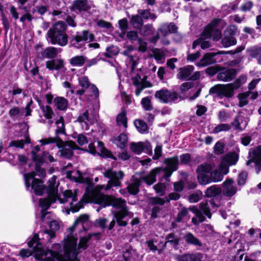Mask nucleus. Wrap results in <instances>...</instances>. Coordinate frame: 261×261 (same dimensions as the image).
Instances as JSON below:
<instances>
[{"label":"nucleus","mask_w":261,"mask_h":261,"mask_svg":"<svg viewBox=\"0 0 261 261\" xmlns=\"http://www.w3.org/2000/svg\"><path fill=\"white\" fill-rule=\"evenodd\" d=\"M246 81V77L241 76L233 83L226 85H218L210 89V93H215L220 96L222 95L227 97H231L233 94L234 90L237 89Z\"/></svg>","instance_id":"423d86ee"},{"label":"nucleus","mask_w":261,"mask_h":261,"mask_svg":"<svg viewBox=\"0 0 261 261\" xmlns=\"http://www.w3.org/2000/svg\"><path fill=\"white\" fill-rule=\"evenodd\" d=\"M224 145L220 142L216 143L214 146L215 153L217 154H220L223 152Z\"/></svg>","instance_id":"0e129e2a"},{"label":"nucleus","mask_w":261,"mask_h":261,"mask_svg":"<svg viewBox=\"0 0 261 261\" xmlns=\"http://www.w3.org/2000/svg\"><path fill=\"white\" fill-rule=\"evenodd\" d=\"M133 84L136 86V89L135 91L136 95L137 96H139L142 90L144 89L145 87L142 83L136 79L133 80Z\"/></svg>","instance_id":"4d7b16f0"},{"label":"nucleus","mask_w":261,"mask_h":261,"mask_svg":"<svg viewBox=\"0 0 261 261\" xmlns=\"http://www.w3.org/2000/svg\"><path fill=\"white\" fill-rule=\"evenodd\" d=\"M235 74V69H229L220 72L218 74V78L223 81H230L234 77Z\"/></svg>","instance_id":"5701e85b"},{"label":"nucleus","mask_w":261,"mask_h":261,"mask_svg":"<svg viewBox=\"0 0 261 261\" xmlns=\"http://www.w3.org/2000/svg\"><path fill=\"white\" fill-rule=\"evenodd\" d=\"M207 38H205L204 36L202 37V34L201 35V37L196 40H195L193 43V48H195L197 45H200L201 48L202 49H206L209 48L211 46L210 43L208 41L203 40V39H206Z\"/></svg>","instance_id":"4c0bfd02"},{"label":"nucleus","mask_w":261,"mask_h":261,"mask_svg":"<svg viewBox=\"0 0 261 261\" xmlns=\"http://www.w3.org/2000/svg\"><path fill=\"white\" fill-rule=\"evenodd\" d=\"M126 112L124 110H122V112L117 116V122L119 125H122L124 128L127 127V118L126 117Z\"/></svg>","instance_id":"79ce46f5"},{"label":"nucleus","mask_w":261,"mask_h":261,"mask_svg":"<svg viewBox=\"0 0 261 261\" xmlns=\"http://www.w3.org/2000/svg\"><path fill=\"white\" fill-rule=\"evenodd\" d=\"M94 36L87 31H83L77 33L72 40V45L77 48H82L86 41L91 42L94 40Z\"/></svg>","instance_id":"f8f14e48"},{"label":"nucleus","mask_w":261,"mask_h":261,"mask_svg":"<svg viewBox=\"0 0 261 261\" xmlns=\"http://www.w3.org/2000/svg\"><path fill=\"white\" fill-rule=\"evenodd\" d=\"M164 162L166 165V168L172 171L178 169V158L177 156L165 159Z\"/></svg>","instance_id":"b1692460"},{"label":"nucleus","mask_w":261,"mask_h":261,"mask_svg":"<svg viewBox=\"0 0 261 261\" xmlns=\"http://www.w3.org/2000/svg\"><path fill=\"white\" fill-rule=\"evenodd\" d=\"M74 7L76 9L79 10L80 11L87 10L88 8V6L87 5V1L77 0L74 2Z\"/></svg>","instance_id":"8fccbe9b"},{"label":"nucleus","mask_w":261,"mask_h":261,"mask_svg":"<svg viewBox=\"0 0 261 261\" xmlns=\"http://www.w3.org/2000/svg\"><path fill=\"white\" fill-rule=\"evenodd\" d=\"M127 38L131 41H134L138 39V33L136 31H129L126 34Z\"/></svg>","instance_id":"338daca9"},{"label":"nucleus","mask_w":261,"mask_h":261,"mask_svg":"<svg viewBox=\"0 0 261 261\" xmlns=\"http://www.w3.org/2000/svg\"><path fill=\"white\" fill-rule=\"evenodd\" d=\"M184 239L188 244H192L197 246H202V244L200 241L190 232L187 233L185 236Z\"/></svg>","instance_id":"f704fd0d"},{"label":"nucleus","mask_w":261,"mask_h":261,"mask_svg":"<svg viewBox=\"0 0 261 261\" xmlns=\"http://www.w3.org/2000/svg\"><path fill=\"white\" fill-rule=\"evenodd\" d=\"M253 156L252 160H249L247 165H249L252 162H254L256 164H261V146H258L253 152Z\"/></svg>","instance_id":"72a5a7b5"},{"label":"nucleus","mask_w":261,"mask_h":261,"mask_svg":"<svg viewBox=\"0 0 261 261\" xmlns=\"http://www.w3.org/2000/svg\"><path fill=\"white\" fill-rule=\"evenodd\" d=\"M66 24L62 21L56 23L47 33V37L53 44L65 46L68 42V37L65 33Z\"/></svg>","instance_id":"39448f33"},{"label":"nucleus","mask_w":261,"mask_h":261,"mask_svg":"<svg viewBox=\"0 0 261 261\" xmlns=\"http://www.w3.org/2000/svg\"><path fill=\"white\" fill-rule=\"evenodd\" d=\"M91 225L89 216L86 214L80 216L75 221L72 227L69 228L70 233L63 240V247L59 244H55L51 250H46L38 242V236L35 234L28 242V246L32 248L35 257L40 261H79L76 255L80 249L87 248V244L90 238L83 237L81 239L77 248V238L73 234L76 228L80 226L84 231Z\"/></svg>","instance_id":"f257e3e1"},{"label":"nucleus","mask_w":261,"mask_h":261,"mask_svg":"<svg viewBox=\"0 0 261 261\" xmlns=\"http://www.w3.org/2000/svg\"><path fill=\"white\" fill-rule=\"evenodd\" d=\"M134 124L137 130L141 133H144L147 130V125L143 121L141 120H136Z\"/></svg>","instance_id":"a18cd8bd"},{"label":"nucleus","mask_w":261,"mask_h":261,"mask_svg":"<svg viewBox=\"0 0 261 261\" xmlns=\"http://www.w3.org/2000/svg\"><path fill=\"white\" fill-rule=\"evenodd\" d=\"M130 149L134 153L139 154L142 151L150 154L152 152V146L148 142H140L138 143H132L130 146Z\"/></svg>","instance_id":"dca6fc26"},{"label":"nucleus","mask_w":261,"mask_h":261,"mask_svg":"<svg viewBox=\"0 0 261 261\" xmlns=\"http://www.w3.org/2000/svg\"><path fill=\"white\" fill-rule=\"evenodd\" d=\"M35 172L24 174L26 188L28 190L31 188L37 195H42L45 191V186L42 180L35 178Z\"/></svg>","instance_id":"0eeeda50"},{"label":"nucleus","mask_w":261,"mask_h":261,"mask_svg":"<svg viewBox=\"0 0 261 261\" xmlns=\"http://www.w3.org/2000/svg\"><path fill=\"white\" fill-rule=\"evenodd\" d=\"M231 127L228 124H220L216 126L213 129V133H218L222 131H228Z\"/></svg>","instance_id":"5fc2aeb1"},{"label":"nucleus","mask_w":261,"mask_h":261,"mask_svg":"<svg viewBox=\"0 0 261 261\" xmlns=\"http://www.w3.org/2000/svg\"><path fill=\"white\" fill-rule=\"evenodd\" d=\"M192 212L196 216V218L192 219V223L195 225H197L199 223L202 222L205 219L204 216L202 213H204L208 218L211 217V214L210 211V208L207 203H202L200 204V210L196 206H192L189 208Z\"/></svg>","instance_id":"1a4fd4ad"},{"label":"nucleus","mask_w":261,"mask_h":261,"mask_svg":"<svg viewBox=\"0 0 261 261\" xmlns=\"http://www.w3.org/2000/svg\"><path fill=\"white\" fill-rule=\"evenodd\" d=\"M250 91H248L245 93L239 94L238 98L239 99V107H243L248 104V101L247 98L250 95Z\"/></svg>","instance_id":"49530a36"},{"label":"nucleus","mask_w":261,"mask_h":261,"mask_svg":"<svg viewBox=\"0 0 261 261\" xmlns=\"http://www.w3.org/2000/svg\"><path fill=\"white\" fill-rule=\"evenodd\" d=\"M166 202H167V201L166 200V197L164 198L155 197L151 199V202L153 204H159L162 205Z\"/></svg>","instance_id":"680f3d73"},{"label":"nucleus","mask_w":261,"mask_h":261,"mask_svg":"<svg viewBox=\"0 0 261 261\" xmlns=\"http://www.w3.org/2000/svg\"><path fill=\"white\" fill-rule=\"evenodd\" d=\"M155 192L160 196H163L166 193V185L164 183L159 182L153 186Z\"/></svg>","instance_id":"c03bdc74"},{"label":"nucleus","mask_w":261,"mask_h":261,"mask_svg":"<svg viewBox=\"0 0 261 261\" xmlns=\"http://www.w3.org/2000/svg\"><path fill=\"white\" fill-rule=\"evenodd\" d=\"M40 108L43 116L48 120V123L50 125L53 123L51 119L54 116V113L52 109L48 106H42Z\"/></svg>","instance_id":"2f4dec72"},{"label":"nucleus","mask_w":261,"mask_h":261,"mask_svg":"<svg viewBox=\"0 0 261 261\" xmlns=\"http://www.w3.org/2000/svg\"><path fill=\"white\" fill-rule=\"evenodd\" d=\"M212 165L208 163L201 164L196 169L197 179L200 184L205 185L211 183L210 175L208 173L212 170Z\"/></svg>","instance_id":"9b49d317"},{"label":"nucleus","mask_w":261,"mask_h":261,"mask_svg":"<svg viewBox=\"0 0 261 261\" xmlns=\"http://www.w3.org/2000/svg\"><path fill=\"white\" fill-rule=\"evenodd\" d=\"M163 170L162 167H157L151 170L146 175L141 177L140 179L144 181L148 185L150 186L156 181V176Z\"/></svg>","instance_id":"a211bd4d"},{"label":"nucleus","mask_w":261,"mask_h":261,"mask_svg":"<svg viewBox=\"0 0 261 261\" xmlns=\"http://www.w3.org/2000/svg\"><path fill=\"white\" fill-rule=\"evenodd\" d=\"M175 258L177 261H200L197 254H186L182 255H176Z\"/></svg>","instance_id":"473e14b6"},{"label":"nucleus","mask_w":261,"mask_h":261,"mask_svg":"<svg viewBox=\"0 0 261 261\" xmlns=\"http://www.w3.org/2000/svg\"><path fill=\"white\" fill-rule=\"evenodd\" d=\"M118 49L117 47L114 46L108 47H107V51L105 53V56L107 57H112L113 56L118 54Z\"/></svg>","instance_id":"6e6d98bb"},{"label":"nucleus","mask_w":261,"mask_h":261,"mask_svg":"<svg viewBox=\"0 0 261 261\" xmlns=\"http://www.w3.org/2000/svg\"><path fill=\"white\" fill-rule=\"evenodd\" d=\"M252 56L256 59L258 63L261 65V48L255 49L252 54Z\"/></svg>","instance_id":"774afa93"},{"label":"nucleus","mask_w":261,"mask_h":261,"mask_svg":"<svg viewBox=\"0 0 261 261\" xmlns=\"http://www.w3.org/2000/svg\"><path fill=\"white\" fill-rule=\"evenodd\" d=\"M141 103L145 111H151L153 109V106L151 103V99L149 97H146L142 99Z\"/></svg>","instance_id":"de8ad7c7"},{"label":"nucleus","mask_w":261,"mask_h":261,"mask_svg":"<svg viewBox=\"0 0 261 261\" xmlns=\"http://www.w3.org/2000/svg\"><path fill=\"white\" fill-rule=\"evenodd\" d=\"M105 188L103 185H98L90 193L91 201L106 207L108 205L120 208L121 210L114 212V216L119 226H125L127 224V221L124 220L126 216H130L131 213L128 211L126 205V201L122 198H116L111 196H107L100 192Z\"/></svg>","instance_id":"7ed1b4c3"},{"label":"nucleus","mask_w":261,"mask_h":261,"mask_svg":"<svg viewBox=\"0 0 261 261\" xmlns=\"http://www.w3.org/2000/svg\"><path fill=\"white\" fill-rule=\"evenodd\" d=\"M62 49L60 48H56L54 47H48L44 49L42 55L43 58L47 59H54L60 53Z\"/></svg>","instance_id":"4be33fe9"},{"label":"nucleus","mask_w":261,"mask_h":261,"mask_svg":"<svg viewBox=\"0 0 261 261\" xmlns=\"http://www.w3.org/2000/svg\"><path fill=\"white\" fill-rule=\"evenodd\" d=\"M229 172V168L227 165L224 163H220L217 168L210 172L211 182H217L222 180L224 175L227 174Z\"/></svg>","instance_id":"4468645a"},{"label":"nucleus","mask_w":261,"mask_h":261,"mask_svg":"<svg viewBox=\"0 0 261 261\" xmlns=\"http://www.w3.org/2000/svg\"><path fill=\"white\" fill-rule=\"evenodd\" d=\"M86 58L82 56H75L70 60V63L74 66H82L85 62Z\"/></svg>","instance_id":"09e8293b"},{"label":"nucleus","mask_w":261,"mask_h":261,"mask_svg":"<svg viewBox=\"0 0 261 261\" xmlns=\"http://www.w3.org/2000/svg\"><path fill=\"white\" fill-rule=\"evenodd\" d=\"M138 13L141 15L144 19H150L152 20H154L156 16L154 14H151L150 12L147 10H139Z\"/></svg>","instance_id":"603ef678"},{"label":"nucleus","mask_w":261,"mask_h":261,"mask_svg":"<svg viewBox=\"0 0 261 261\" xmlns=\"http://www.w3.org/2000/svg\"><path fill=\"white\" fill-rule=\"evenodd\" d=\"M60 227V223L57 220H53L49 223V228L50 231L47 230H45L42 233H44L46 236V238L50 240L55 237V231L59 230Z\"/></svg>","instance_id":"412c9836"},{"label":"nucleus","mask_w":261,"mask_h":261,"mask_svg":"<svg viewBox=\"0 0 261 261\" xmlns=\"http://www.w3.org/2000/svg\"><path fill=\"white\" fill-rule=\"evenodd\" d=\"M132 178V182L127 187V189L130 194L136 195L139 191L141 181L140 179L135 178L134 177Z\"/></svg>","instance_id":"c85d7f7f"},{"label":"nucleus","mask_w":261,"mask_h":261,"mask_svg":"<svg viewBox=\"0 0 261 261\" xmlns=\"http://www.w3.org/2000/svg\"><path fill=\"white\" fill-rule=\"evenodd\" d=\"M155 97L163 103L174 102L178 98V95L175 92H170L167 89H162L155 92Z\"/></svg>","instance_id":"2eb2a0df"},{"label":"nucleus","mask_w":261,"mask_h":261,"mask_svg":"<svg viewBox=\"0 0 261 261\" xmlns=\"http://www.w3.org/2000/svg\"><path fill=\"white\" fill-rule=\"evenodd\" d=\"M40 148L38 145L34 147L32 151V159L34 162L37 165H40L42 162V157L40 155L37 154V153L40 150Z\"/></svg>","instance_id":"a19ab883"},{"label":"nucleus","mask_w":261,"mask_h":261,"mask_svg":"<svg viewBox=\"0 0 261 261\" xmlns=\"http://www.w3.org/2000/svg\"><path fill=\"white\" fill-rule=\"evenodd\" d=\"M95 115L89 116L88 111L81 114L78 117V121L82 123L84 122L86 125L91 124L95 121Z\"/></svg>","instance_id":"393cba45"},{"label":"nucleus","mask_w":261,"mask_h":261,"mask_svg":"<svg viewBox=\"0 0 261 261\" xmlns=\"http://www.w3.org/2000/svg\"><path fill=\"white\" fill-rule=\"evenodd\" d=\"M54 102L57 108L60 110H65L68 106L67 100L62 97L56 98L54 99Z\"/></svg>","instance_id":"ea45409f"},{"label":"nucleus","mask_w":261,"mask_h":261,"mask_svg":"<svg viewBox=\"0 0 261 261\" xmlns=\"http://www.w3.org/2000/svg\"><path fill=\"white\" fill-rule=\"evenodd\" d=\"M41 156L42 157V162L40 163V165H42L44 163H51L56 161L53 156L47 151L43 152Z\"/></svg>","instance_id":"864d4df0"},{"label":"nucleus","mask_w":261,"mask_h":261,"mask_svg":"<svg viewBox=\"0 0 261 261\" xmlns=\"http://www.w3.org/2000/svg\"><path fill=\"white\" fill-rule=\"evenodd\" d=\"M238 160V155L234 152L230 153L223 157L221 163H224L225 165H227L229 168V166L235 164Z\"/></svg>","instance_id":"bb28decb"},{"label":"nucleus","mask_w":261,"mask_h":261,"mask_svg":"<svg viewBox=\"0 0 261 261\" xmlns=\"http://www.w3.org/2000/svg\"><path fill=\"white\" fill-rule=\"evenodd\" d=\"M127 142V136L125 134H120L114 139V143L120 148H124Z\"/></svg>","instance_id":"c9c22d12"},{"label":"nucleus","mask_w":261,"mask_h":261,"mask_svg":"<svg viewBox=\"0 0 261 261\" xmlns=\"http://www.w3.org/2000/svg\"><path fill=\"white\" fill-rule=\"evenodd\" d=\"M103 174L105 177L110 178L105 188L107 190L110 189L112 187H119L121 185L120 180L124 176V173L122 171L116 172L111 169L106 170Z\"/></svg>","instance_id":"6e6552de"},{"label":"nucleus","mask_w":261,"mask_h":261,"mask_svg":"<svg viewBox=\"0 0 261 261\" xmlns=\"http://www.w3.org/2000/svg\"><path fill=\"white\" fill-rule=\"evenodd\" d=\"M56 179L57 177L54 175L48 181V198L40 199L39 200V205L42 208L41 220L43 221H44L45 216L47 214L46 210L57 199L59 200L60 203L66 204L65 210L67 214H69L70 211L72 212H77L83 207L82 202H76L77 201L76 190L72 191L71 190H67L63 193V197L58 196V187L59 183L56 182Z\"/></svg>","instance_id":"f03ea898"},{"label":"nucleus","mask_w":261,"mask_h":261,"mask_svg":"<svg viewBox=\"0 0 261 261\" xmlns=\"http://www.w3.org/2000/svg\"><path fill=\"white\" fill-rule=\"evenodd\" d=\"M130 22L135 28L140 29L143 24V21L142 17L138 15H134L132 16Z\"/></svg>","instance_id":"37998d69"},{"label":"nucleus","mask_w":261,"mask_h":261,"mask_svg":"<svg viewBox=\"0 0 261 261\" xmlns=\"http://www.w3.org/2000/svg\"><path fill=\"white\" fill-rule=\"evenodd\" d=\"M194 69V67L192 65H188L185 67L180 68L177 75V77L180 80L187 79L189 77Z\"/></svg>","instance_id":"a878e982"},{"label":"nucleus","mask_w":261,"mask_h":261,"mask_svg":"<svg viewBox=\"0 0 261 261\" xmlns=\"http://www.w3.org/2000/svg\"><path fill=\"white\" fill-rule=\"evenodd\" d=\"M56 124L57 126V128L56 130V137L43 139L40 140L39 142L42 145L54 143H57V145L59 147H60L61 145H63V148L58 151L57 154L67 159L70 158L73 155V150L77 149V145L74 142L71 141L64 143L58 138L59 135L65 133L63 117H60L59 119L56 121Z\"/></svg>","instance_id":"20e7f679"},{"label":"nucleus","mask_w":261,"mask_h":261,"mask_svg":"<svg viewBox=\"0 0 261 261\" xmlns=\"http://www.w3.org/2000/svg\"><path fill=\"white\" fill-rule=\"evenodd\" d=\"M154 29L152 24H148L144 25L140 30V34L144 36L151 35L154 32Z\"/></svg>","instance_id":"3c124183"},{"label":"nucleus","mask_w":261,"mask_h":261,"mask_svg":"<svg viewBox=\"0 0 261 261\" xmlns=\"http://www.w3.org/2000/svg\"><path fill=\"white\" fill-rule=\"evenodd\" d=\"M152 53V56L158 63L162 64L164 62L165 55L163 50L155 48L153 50Z\"/></svg>","instance_id":"e433bc0d"},{"label":"nucleus","mask_w":261,"mask_h":261,"mask_svg":"<svg viewBox=\"0 0 261 261\" xmlns=\"http://www.w3.org/2000/svg\"><path fill=\"white\" fill-rule=\"evenodd\" d=\"M229 33L231 34L230 36H228L225 35L221 41L222 45L225 47L234 45L237 43V40L236 38L232 36L235 34V32L232 31L231 33L229 32Z\"/></svg>","instance_id":"7c9ffc66"},{"label":"nucleus","mask_w":261,"mask_h":261,"mask_svg":"<svg viewBox=\"0 0 261 261\" xmlns=\"http://www.w3.org/2000/svg\"><path fill=\"white\" fill-rule=\"evenodd\" d=\"M218 54H219L218 53H206L196 65L199 67H205L214 64L216 62L214 57Z\"/></svg>","instance_id":"6ab92c4d"},{"label":"nucleus","mask_w":261,"mask_h":261,"mask_svg":"<svg viewBox=\"0 0 261 261\" xmlns=\"http://www.w3.org/2000/svg\"><path fill=\"white\" fill-rule=\"evenodd\" d=\"M188 214V209L186 208H182L178 213L176 218V222H180L183 220V219Z\"/></svg>","instance_id":"bf43d9fd"},{"label":"nucleus","mask_w":261,"mask_h":261,"mask_svg":"<svg viewBox=\"0 0 261 261\" xmlns=\"http://www.w3.org/2000/svg\"><path fill=\"white\" fill-rule=\"evenodd\" d=\"M180 195L178 192H173L169 194L168 196L166 197V200L169 202L170 200H177L179 199Z\"/></svg>","instance_id":"69168bd1"},{"label":"nucleus","mask_w":261,"mask_h":261,"mask_svg":"<svg viewBox=\"0 0 261 261\" xmlns=\"http://www.w3.org/2000/svg\"><path fill=\"white\" fill-rule=\"evenodd\" d=\"M247 124V121L241 116L237 117L232 123V125L234 126L236 129L241 131L246 128Z\"/></svg>","instance_id":"c756f323"},{"label":"nucleus","mask_w":261,"mask_h":261,"mask_svg":"<svg viewBox=\"0 0 261 261\" xmlns=\"http://www.w3.org/2000/svg\"><path fill=\"white\" fill-rule=\"evenodd\" d=\"M233 183L234 181L231 179H227L223 183L222 193L224 196L231 197L237 193V188Z\"/></svg>","instance_id":"f3484780"},{"label":"nucleus","mask_w":261,"mask_h":261,"mask_svg":"<svg viewBox=\"0 0 261 261\" xmlns=\"http://www.w3.org/2000/svg\"><path fill=\"white\" fill-rule=\"evenodd\" d=\"M177 27L173 23L169 24H162L159 29L158 32H160L163 36H166L170 33H174L177 32Z\"/></svg>","instance_id":"aec40b11"},{"label":"nucleus","mask_w":261,"mask_h":261,"mask_svg":"<svg viewBox=\"0 0 261 261\" xmlns=\"http://www.w3.org/2000/svg\"><path fill=\"white\" fill-rule=\"evenodd\" d=\"M63 65V61L61 59L49 60L46 63V67L49 70H58Z\"/></svg>","instance_id":"cd10ccee"},{"label":"nucleus","mask_w":261,"mask_h":261,"mask_svg":"<svg viewBox=\"0 0 261 261\" xmlns=\"http://www.w3.org/2000/svg\"><path fill=\"white\" fill-rule=\"evenodd\" d=\"M201 195V192L193 193L190 195L189 200L191 203L197 202L200 200Z\"/></svg>","instance_id":"052dcab7"},{"label":"nucleus","mask_w":261,"mask_h":261,"mask_svg":"<svg viewBox=\"0 0 261 261\" xmlns=\"http://www.w3.org/2000/svg\"><path fill=\"white\" fill-rule=\"evenodd\" d=\"M88 151L93 154H97L103 157L111 158L115 161L117 160V158L114 156L110 151L107 150L104 147L103 144L100 141L97 142L96 149L93 143H90L88 145Z\"/></svg>","instance_id":"ddd939ff"},{"label":"nucleus","mask_w":261,"mask_h":261,"mask_svg":"<svg viewBox=\"0 0 261 261\" xmlns=\"http://www.w3.org/2000/svg\"><path fill=\"white\" fill-rule=\"evenodd\" d=\"M221 22L219 19H215L208 24L202 32V37L212 38L214 40L217 41L221 37V32L218 28V24Z\"/></svg>","instance_id":"9d476101"},{"label":"nucleus","mask_w":261,"mask_h":261,"mask_svg":"<svg viewBox=\"0 0 261 261\" xmlns=\"http://www.w3.org/2000/svg\"><path fill=\"white\" fill-rule=\"evenodd\" d=\"M222 193V189L218 186L214 185L208 188L205 194L207 197L216 196Z\"/></svg>","instance_id":"58836bf2"},{"label":"nucleus","mask_w":261,"mask_h":261,"mask_svg":"<svg viewBox=\"0 0 261 261\" xmlns=\"http://www.w3.org/2000/svg\"><path fill=\"white\" fill-rule=\"evenodd\" d=\"M25 142L24 140H17V141H12L10 143L9 146L13 147L15 146L18 148H22L24 146Z\"/></svg>","instance_id":"e2e57ef3"},{"label":"nucleus","mask_w":261,"mask_h":261,"mask_svg":"<svg viewBox=\"0 0 261 261\" xmlns=\"http://www.w3.org/2000/svg\"><path fill=\"white\" fill-rule=\"evenodd\" d=\"M79 83L80 85L83 89H87L90 86L88 78L85 76L81 77L79 79Z\"/></svg>","instance_id":"13d9d810"}]
</instances>
